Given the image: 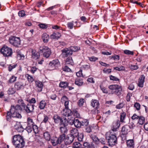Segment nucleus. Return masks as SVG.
Here are the masks:
<instances>
[{"instance_id": "obj_26", "label": "nucleus", "mask_w": 148, "mask_h": 148, "mask_svg": "<svg viewBox=\"0 0 148 148\" xmlns=\"http://www.w3.org/2000/svg\"><path fill=\"white\" fill-rule=\"evenodd\" d=\"M127 146L128 147H134V143L133 140L130 139L127 141Z\"/></svg>"}, {"instance_id": "obj_9", "label": "nucleus", "mask_w": 148, "mask_h": 148, "mask_svg": "<svg viewBox=\"0 0 148 148\" xmlns=\"http://www.w3.org/2000/svg\"><path fill=\"white\" fill-rule=\"evenodd\" d=\"M68 122L70 125L74 124L75 126L77 127H80L82 126V122L77 119L72 118L71 119L68 120Z\"/></svg>"}, {"instance_id": "obj_13", "label": "nucleus", "mask_w": 148, "mask_h": 148, "mask_svg": "<svg viewBox=\"0 0 148 148\" xmlns=\"http://www.w3.org/2000/svg\"><path fill=\"white\" fill-rule=\"evenodd\" d=\"M130 131V127L128 125H125L122 128L121 132L123 135H126L128 134Z\"/></svg>"}, {"instance_id": "obj_42", "label": "nucleus", "mask_w": 148, "mask_h": 148, "mask_svg": "<svg viewBox=\"0 0 148 148\" xmlns=\"http://www.w3.org/2000/svg\"><path fill=\"white\" fill-rule=\"evenodd\" d=\"M74 22L73 21L68 22L67 24V27L69 29H71L73 28Z\"/></svg>"}, {"instance_id": "obj_34", "label": "nucleus", "mask_w": 148, "mask_h": 148, "mask_svg": "<svg viewBox=\"0 0 148 148\" xmlns=\"http://www.w3.org/2000/svg\"><path fill=\"white\" fill-rule=\"evenodd\" d=\"M68 83L67 82H61L59 84V86L61 88H65L68 85Z\"/></svg>"}, {"instance_id": "obj_38", "label": "nucleus", "mask_w": 148, "mask_h": 148, "mask_svg": "<svg viewBox=\"0 0 148 148\" xmlns=\"http://www.w3.org/2000/svg\"><path fill=\"white\" fill-rule=\"evenodd\" d=\"M66 62L67 64L72 65L73 64V62L71 57L68 58L66 60Z\"/></svg>"}, {"instance_id": "obj_29", "label": "nucleus", "mask_w": 148, "mask_h": 148, "mask_svg": "<svg viewBox=\"0 0 148 148\" xmlns=\"http://www.w3.org/2000/svg\"><path fill=\"white\" fill-rule=\"evenodd\" d=\"M23 84L21 82H16L15 85V87L17 90L20 89L23 86Z\"/></svg>"}, {"instance_id": "obj_2", "label": "nucleus", "mask_w": 148, "mask_h": 148, "mask_svg": "<svg viewBox=\"0 0 148 148\" xmlns=\"http://www.w3.org/2000/svg\"><path fill=\"white\" fill-rule=\"evenodd\" d=\"M18 110H22V108H21L20 106L18 105H17L15 106L12 105L10 110V115L13 117L21 118V114L17 112Z\"/></svg>"}, {"instance_id": "obj_3", "label": "nucleus", "mask_w": 148, "mask_h": 148, "mask_svg": "<svg viewBox=\"0 0 148 148\" xmlns=\"http://www.w3.org/2000/svg\"><path fill=\"white\" fill-rule=\"evenodd\" d=\"M108 88L111 90L112 94H114L118 96L121 95L122 91L121 86L117 84H113L109 86Z\"/></svg>"}, {"instance_id": "obj_50", "label": "nucleus", "mask_w": 148, "mask_h": 148, "mask_svg": "<svg viewBox=\"0 0 148 148\" xmlns=\"http://www.w3.org/2000/svg\"><path fill=\"white\" fill-rule=\"evenodd\" d=\"M109 77L110 79L111 80L116 81H119V79L116 77L113 76L112 75H110Z\"/></svg>"}, {"instance_id": "obj_18", "label": "nucleus", "mask_w": 148, "mask_h": 148, "mask_svg": "<svg viewBox=\"0 0 148 148\" xmlns=\"http://www.w3.org/2000/svg\"><path fill=\"white\" fill-rule=\"evenodd\" d=\"M145 78V77L144 75H142L139 78L138 85L140 87H143Z\"/></svg>"}, {"instance_id": "obj_54", "label": "nucleus", "mask_w": 148, "mask_h": 148, "mask_svg": "<svg viewBox=\"0 0 148 148\" xmlns=\"http://www.w3.org/2000/svg\"><path fill=\"white\" fill-rule=\"evenodd\" d=\"M32 126L27 125L26 130L29 133H31L32 131Z\"/></svg>"}, {"instance_id": "obj_53", "label": "nucleus", "mask_w": 148, "mask_h": 148, "mask_svg": "<svg viewBox=\"0 0 148 148\" xmlns=\"http://www.w3.org/2000/svg\"><path fill=\"white\" fill-rule=\"evenodd\" d=\"M140 104L137 102H136L134 105V107L136 108V110H140Z\"/></svg>"}, {"instance_id": "obj_45", "label": "nucleus", "mask_w": 148, "mask_h": 148, "mask_svg": "<svg viewBox=\"0 0 148 148\" xmlns=\"http://www.w3.org/2000/svg\"><path fill=\"white\" fill-rule=\"evenodd\" d=\"M100 87L101 90L102 91V92L104 93H108V91L107 90L106 88L104 87L102 85H100Z\"/></svg>"}, {"instance_id": "obj_8", "label": "nucleus", "mask_w": 148, "mask_h": 148, "mask_svg": "<svg viewBox=\"0 0 148 148\" xmlns=\"http://www.w3.org/2000/svg\"><path fill=\"white\" fill-rule=\"evenodd\" d=\"M0 52L4 56L8 58L9 56V48L6 46L4 45L0 49Z\"/></svg>"}, {"instance_id": "obj_17", "label": "nucleus", "mask_w": 148, "mask_h": 148, "mask_svg": "<svg viewBox=\"0 0 148 148\" xmlns=\"http://www.w3.org/2000/svg\"><path fill=\"white\" fill-rule=\"evenodd\" d=\"M34 105L30 104H28L25 110L27 113H30L32 112L34 108Z\"/></svg>"}, {"instance_id": "obj_6", "label": "nucleus", "mask_w": 148, "mask_h": 148, "mask_svg": "<svg viewBox=\"0 0 148 148\" xmlns=\"http://www.w3.org/2000/svg\"><path fill=\"white\" fill-rule=\"evenodd\" d=\"M69 122L68 119H67L65 118L64 119L63 121H62L61 124H60V131L62 134H65V133L67 132L66 126L69 124Z\"/></svg>"}, {"instance_id": "obj_22", "label": "nucleus", "mask_w": 148, "mask_h": 148, "mask_svg": "<svg viewBox=\"0 0 148 148\" xmlns=\"http://www.w3.org/2000/svg\"><path fill=\"white\" fill-rule=\"evenodd\" d=\"M61 36V34L59 32H53L52 34L50 35L51 39H58Z\"/></svg>"}, {"instance_id": "obj_33", "label": "nucleus", "mask_w": 148, "mask_h": 148, "mask_svg": "<svg viewBox=\"0 0 148 148\" xmlns=\"http://www.w3.org/2000/svg\"><path fill=\"white\" fill-rule=\"evenodd\" d=\"M51 143L54 146H56L58 144H60V141H59L58 138L57 137H55L53 138V139L51 140Z\"/></svg>"}, {"instance_id": "obj_57", "label": "nucleus", "mask_w": 148, "mask_h": 148, "mask_svg": "<svg viewBox=\"0 0 148 148\" xmlns=\"http://www.w3.org/2000/svg\"><path fill=\"white\" fill-rule=\"evenodd\" d=\"M18 15L20 17H23L25 15V12L23 10L20 11L19 12Z\"/></svg>"}, {"instance_id": "obj_59", "label": "nucleus", "mask_w": 148, "mask_h": 148, "mask_svg": "<svg viewBox=\"0 0 148 148\" xmlns=\"http://www.w3.org/2000/svg\"><path fill=\"white\" fill-rule=\"evenodd\" d=\"M124 106V105L123 103H120L116 105V108L118 109H121Z\"/></svg>"}, {"instance_id": "obj_58", "label": "nucleus", "mask_w": 148, "mask_h": 148, "mask_svg": "<svg viewBox=\"0 0 148 148\" xmlns=\"http://www.w3.org/2000/svg\"><path fill=\"white\" fill-rule=\"evenodd\" d=\"M17 64L16 63L10 64V71L13 69L15 68L17 66Z\"/></svg>"}, {"instance_id": "obj_61", "label": "nucleus", "mask_w": 148, "mask_h": 148, "mask_svg": "<svg viewBox=\"0 0 148 148\" xmlns=\"http://www.w3.org/2000/svg\"><path fill=\"white\" fill-rule=\"evenodd\" d=\"M85 131L88 133H90L91 131V129L90 126L88 125L86 126Z\"/></svg>"}, {"instance_id": "obj_23", "label": "nucleus", "mask_w": 148, "mask_h": 148, "mask_svg": "<svg viewBox=\"0 0 148 148\" xmlns=\"http://www.w3.org/2000/svg\"><path fill=\"white\" fill-rule=\"evenodd\" d=\"M64 118H63V119H62L57 115H55L53 117V119L55 122L57 123H60V124H61L62 121H63Z\"/></svg>"}, {"instance_id": "obj_49", "label": "nucleus", "mask_w": 148, "mask_h": 148, "mask_svg": "<svg viewBox=\"0 0 148 148\" xmlns=\"http://www.w3.org/2000/svg\"><path fill=\"white\" fill-rule=\"evenodd\" d=\"M32 129L35 134L38 133V130L37 126L36 125H34L32 126Z\"/></svg>"}, {"instance_id": "obj_36", "label": "nucleus", "mask_w": 148, "mask_h": 148, "mask_svg": "<svg viewBox=\"0 0 148 148\" xmlns=\"http://www.w3.org/2000/svg\"><path fill=\"white\" fill-rule=\"evenodd\" d=\"M126 115V113L124 112H121L120 114V121L121 122H124V121Z\"/></svg>"}, {"instance_id": "obj_47", "label": "nucleus", "mask_w": 148, "mask_h": 148, "mask_svg": "<svg viewBox=\"0 0 148 148\" xmlns=\"http://www.w3.org/2000/svg\"><path fill=\"white\" fill-rule=\"evenodd\" d=\"M84 102V99H80L78 102V104L79 106H83Z\"/></svg>"}, {"instance_id": "obj_21", "label": "nucleus", "mask_w": 148, "mask_h": 148, "mask_svg": "<svg viewBox=\"0 0 148 148\" xmlns=\"http://www.w3.org/2000/svg\"><path fill=\"white\" fill-rule=\"evenodd\" d=\"M14 128L17 131L20 132L23 131V129L21 123L19 122L16 123L14 125Z\"/></svg>"}, {"instance_id": "obj_5", "label": "nucleus", "mask_w": 148, "mask_h": 148, "mask_svg": "<svg viewBox=\"0 0 148 148\" xmlns=\"http://www.w3.org/2000/svg\"><path fill=\"white\" fill-rule=\"evenodd\" d=\"M39 51L40 53H42L43 56L46 58H48L51 53L50 49L45 46L40 47H39Z\"/></svg>"}, {"instance_id": "obj_44", "label": "nucleus", "mask_w": 148, "mask_h": 148, "mask_svg": "<svg viewBox=\"0 0 148 148\" xmlns=\"http://www.w3.org/2000/svg\"><path fill=\"white\" fill-rule=\"evenodd\" d=\"M65 134H61L59 137L58 139L59 141H60L61 143L65 138Z\"/></svg>"}, {"instance_id": "obj_30", "label": "nucleus", "mask_w": 148, "mask_h": 148, "mask_svg": "<svg viewBox=\"0 0 148 148\" xmlns=\"http://www.w3.org/2000/svg\"><path fill=\"white\" fill-rule=\"evenodd\" d=\"M46 105V103L44 100H42L39 103V108L41 110L43 109Z\"/></svg>"}, {"instance_id": "obj_43", "label": "nucleus", "mask_w": 148, "mask_h": 148, "mask_svg": "<svg viewBox=\"0 0 148 148\" xmlns=\"http://www.w3.org/2000/svg\"><path fill=\"white\" fill-rule=\"evenodd\" d=\"M114 70H116L118 71H124L125 70V68L124 66H116L114 68Z\"/></svg>"}, {"instance_id": "obj_7", "label": "nucleus", "mask_w": 148, "mask_h": 148, "mask_svg": "<svg viewBox=\"0 0 148 148\" xmlns=\"http://www.w3.org/2000/svg\"><path fill=\"white\" fill-rule=\"evenodd\" d=\"M10 43L14 46L18 47L20 45V40L19 37L11 36L10 37Z\"/></svg>"}, {"instance_id": "obj_39", "label": "nucleus", "mask_w": 148, "mask_h": 148, "mask_svg": "<svg viewBox=\"0 0 148 148\" xmlns=\"http://www.w3.org/2000/svg\"><path fill=\"white\" fill-rule=\"evenodd\" d=\"M43 136L45 139L47 140H49L51 138L50 135L48 132H46L44 133Z\"/></svg>"}, {"instance_id": "obj_31", "label": "nucleus", "mask_w": 148, "mask_h": 148, "mask_svg": "<svg viewBox=\"0 0 148 148\" xmlns=\"http://www.w3.org/2000/svg\"><path fill=\"white\" fill-rule=\"evenodd\" d=\"M42 38L44 42H47L49 39V36L47 34L44 33L42 35Z\"/></svg>"}, {"instance_id": "obj_63", "label": "nucleus", "mask_w": 148, "mask_h": 148, "mask_svg": "<svg viewBox=\"0 0 148 148\" xmlns=\"http://www.w3.org/2000/svg\"><path fill=\"white\" fill-rule=\"evenodd\" d=\"M37 68L34 66L31 68L30 71L32 73H34L37 70Z\"/></svg>"}, {"instance_id": "obj_48", "label": "nucleus", "mask_w": 148, "mask_h": 148, "mask_svg": "<svg viewBox=\"0 0 148 148\" xmlns=\"http://www.w3.org/2000/svg\"><path fill=\"white\" fill-rule=\"evenodd\" d=\"M70 48L73 52L77 51L79 50L80 49V47L77 46H71L70 47Z\"/></svg>"}, {"instance_id": "obj_55", "label": "nucleus", "mask_w": 148, "mask_h": 148, "mask_svg": "<svg viewBox=\"0 0 148 148\" xmlns=\"http://www.w3.org/2000/svg\"><path fill=\"white\" fill-rule=\"evenodd\" d=\"M89 122L87 120H84L82 122V126H88Z\"/></svg>"}, {"instance_id": "obj_24", "label": "nucleus", "mask_w": 148, "mask_h": 148, "mask_svg": "<svg viewBox=\"0 0 148 148\" xmlns=\"http://www.w3.org/2000/svg\"><path fill=\"white\" fill-rule=\"evenodd\" d=\"M35 82L36 86L38 88V91L39 92L41 91L43 86L42 83L38 80L36 81Z\"/></svg>"}, {"instance_id": "obj_28", "label": "nucleus", "mask_w": 148, "mask_h": 148, "mask_svg": "<svg viewBox=\"0 0 148 148\" xmlns=\"http://www.w3.org/2000/svg\"><path fill=\"white\" fill-rule=\"evenodd\" d=\"M71 135L73 136V137H77L78 135V132L77 129L74 128L71 130Z\"/></svg>"}, {"instance_id": "obj_1", "label": "nucleus", "mask_w": 148, "mask_h": 148, "mask_svg": "<svg viewBox=\"0 0 148 148\" xmlns=\"http://www.w3.org/2000/svg\"><path fill=\"white\" fill-rule=\"evenodd\" d=\"M12 143L16 147L19 148H22L25 145L23 138L19 135H16L13 136Z\"/></svg>"}, {"instance_id": "obj_15", "label": "nucleus", "mask_w": 148, "mask_h": 148, "mask_svg": "<svg viewBox=\"0 0 148 148\" xmlns=\"http://www.w3.org/2000/svg\"><path fill=\"white\" fill-rule=\"evenodd\" d=\"M120 125V122L119 120H117L116 122L113 123L112 127V130L113 132L116 131V130L119 128Z\"/></svg>"}, {"instance_id": "obj_4", "label": "nucleus", "mask_w": 148, "mask_h": 148, "mask_svg": "<svg viewBox=\"0 0 148 148\" xmlns=\"http://www.w3.org/2000/svg\"><path fill=\"white\" fill-rule=\"evenodd\" d=\"M106 138L108 140V145L111 147L115 145L117 142L116 137L115 134H113L111 132L109 136L107 135Z\"/></svg>"}, {"instance_id": "obj_40", "label": "nucleus", "mask_w": 148, "mask_h": 148, "mask_svg": "<svg viewBox=\"0 0 148 148\" xmlns=\"http://www.w3.org/2000/svg\"><path fill=\"white\" fill-rule=\"evenodd\" d=\"M25 56L24 55L20 52H18L17 55V58L19 60H23Z\"/></svg>"}, {"instance_id": "obj_62", "label": "nucleus", "mask_w": 148, "mask_h": 148, "mask_svg": "<svg viewBox=\"0 0 148 148\" xmlns=\"http://www.w3.org/2000/svg\"><path fill=\"white\" fill-rule=\"evenodd\" d=\"M17 77L14 76H12L10 79V82H13L16 80Z\"/></svg>"}, {"instance_id": "obj_60", "label": "nucleus", "mask_w": 148, "mask_h": 148, "mask_svg": "<svg viewBox=\"0 0 148 148\" xmlns=\"http://www.w3.org/2000/svg\"><path fill=\"white\" fill-rule=\"evenodd\" d=\"M82 71V69H80L79 71L78 72L76 73V75L78 77L82 76L83 74Z\"/></svg>"}, {"instance_id": "obj_11", "label": "nucleus", "mask_w": 148, "mask_h": 148, "mask_svg": "<svg viewBox=\"0 0 148 148\" xmlns=\"http://www.w3.org/2000/svg\"><path fill=\"white\" fill-rule=\"evenodd\" d=\"M60 66V63L58 59H55L51 61L49 64V68L54 69Z\"/></svg>"}, {"instance_id": "obj_19", "label": "nucleus", "mask_w": 148, "mask_h": 148, "mask_svg": "<svg viewBox=\"0 0 148 148\" xmlns=\"http://www.w3.org/2000/svg\"><path fill=\"white\" fill-rule=\"evenodd\" d=\"M99 105V102L98 100L92 99L91 101V105L93 107L97 109Z\"/></svg>"}, {"instance_id": "obj_41", "label": "nucleus", "mask_w": 148, "mask_h": 148, "mask_svg": "<svg viewBox=\"0 0 148 148\" xmlns=\"http://www.w3.org/2000/svg\"><path fill=\"white\" fill-rule=\"evenodd\" d=\"M27 125L32 126L34 125V123L33 120L30 117L28 118L27 119Z\"/></svg>"}, {"instance_id": "obj_27", "label": "nucleus", "mask_w": 148, "mask_h": 148, "mask_svg": "<svg viewBox=\"0 0 148 148\" xmlns=\"http://www.w3.org/2000/svg\"><path fill=\"white\" fill-rule=\"evenodd\" d=\"M75 84L78 86H82L83 83V82L82 79L77 78L75 79Z\"/></svg>"}, {"instance_id": "obj_51", "label": "nucleus", "mask_w": 148, "mask_h": 148, "mask_svg": "<svg viewBox=\"0 0 148 148\" xmlns=\"http://www.w3.org/2000/svg\"><path fill=\"white\" fill-rule=\"evenodd\" d=\"M124 53L126 54L129 55H133L134 52L127 50H125L124 51Z\"/></svg>"}, {"instance_id": "obj_35", "label": "nucleus", "mask_w": 148, "mask_h": 148, "mask_svg": "<svg viewBox=\"0 0 148 148\" xmlns=\"http://www.w3.org/2000/svg\"><path fill=\"white\" fill-rule=\"evenodd\" d=\"M138 119V123L140 125H143L145 122V118L142 116H140Z\"/></svg>"}, {"instance_id": "obj_12", "label": "nucleus", "mask_w": 148, "mask_h": 148, "mask_svg": "<svg viewBox=\"0 0 148 148\" xmlns=\"http://www.w3.org/2000/svg\"><path fill=\"white\" fill-rule=\"evenodd\" d=\"M61 114L64 116L68 117L71 116L73 114V113L71 110L69 108H65L61 112Z\"/></svg>"}, {"instance_id": "obj_37", "label": "nucleus", "mask_w": 148, "mask_h": 148, "mask_svg": "<svg viewBox=\"0 0 148 148\" xmlns=\"http://www.w3.org/2000/svg\"><path fill=\"white\" fill-rule=\"evenodd\" d=\"M91 137L93 141L96 144L99 143V140L96 135L92 134L91 136Z\"/></svg>"}, {"instance_id": "obj_14", "label": "nucleus", "mask_w": 148, "mask_h": 148, "mask_svg": "<svg viewBox=\"0 0 148 148\" xmlns=\"http://www.w3.org/2000/svg\"><path fill=\"white\" fill-rule=\"evenodd\" d=\"M73 136L69 135L67 136L65 139V142L66 145H69L71 143L74 139Z\"/></svg>"}, {"instance_id": "obj_32", "label": "nucleus", "mask_w": 148, "mask_h": 148, "mask_svg": "<svg viewBox=\"0 0 148 148\" xmlns=\"http://www.w3.org/2000/svg\"><path fill=\"white\" fill-rule=\"evenodd\" d=\"M25 76L29 82L32 83L34 80V77L28 74H26Z\"/></svg>"}, {"instance_id": "obj_10", "label": "nucleus", "mask_w": 148, "mask_h": 148, "mask_svg": "<svg viewBox=\"0 0 148 148\" xmlns=\"http://www.w3.org/2000/svg\"><path fill=\"white\" fill-rule=\"evenodd\" d=\"M62 53L61 55L63 57H66L68 55H71L73 54V52L71 48H65L61 50Z\"/></svg>"}, {"instance_id": "obj_52", "label": "nucleus", "mask_w": 148, "mask_h": 148, "mask_svg": "<svg viewBox=\"0 0 148 148\" xmlns=\"http://www.w3.org/2000/svg\"><path fill=\"white\" fill-rule=\"evenodd\" d=\"M77 137L78 140L79 141H81L84 138L83 134L82 133H80V134H78V135Z\"/></svg>"}, {"instance_id": "obj_25", "label": "nucleus", "mask_w": 148, "mask_h": 148, "mask_svg": "<svg viewBox=\"0 0 148 148\" xmlns=\"http://www.w3.org/2000/svg\"><path fill=\"white\" fill-rule=\"evenodd\" d=\"M18 103L20 105H19L20 106L21 108H22V110H25L26 106L24 103L23 100L21 99H20L18 100Z\"/></svg>"}, {"instance_id": "obj_64", "label": "nucleus", "mask_w": 148, "mask_h": 148, "mask_svg": "<svg viewBox=\"0 0 148 148\" xmlns=\"http://www.w3.org/2000/svg\"><path fill=\"white\" fill-rule=\"evenodd\" d=\"M63 71L67 72H69L71 71V69L67 66H65L63 68Z\"/></svg>"}, {"instance_id": "obj_16", "label": "nucleus", "mask_w": 148, "mask_h": 148, "mask_svg": "<svg viewBox=\"0 0 148 148\" xmlns=\"http://www.w3.org/2000/svg\"><path fill=\"white\" fill-rule=\"evenodd\" d=\"M61 101L62 103H64L65 108H69V100L66 96H63L62 97Z\"/></svg>"}, {"instance_id": "obj_56", "label": "nucleus", "mask_w": 148, "mask_h": 148, "mask_svg": "<svg viewBox=\"0 0 148 148\" xmlns=\"http://www.w3.org/2000/svg\"><path fill=\"white\" fill-rule=\"evenodd\" d=\"M140 116L137 115L136 114H134L132 116V119L133 120H137L138 119Z\"/></svg>"}, {"instance_id": "obj_46", "label": "nucleus", "mask_w": 148, "mask_h": 148, "mask_svg": "<svg viewBox=\"0 0 148 148\" xmlns=\"http://www.w3.org/2000/svg\"><path fill=\"white\" fill-rule=\"evenodd\" d=\"M83 145L84 147L87 148H95V147L92 145H90L87 142H85L83 143Z\"/></svg>"}, {"instance_id": "obj_20", "label": "nucleus", "mask_w": 148, "mask_h": 148, "mask_svg": "<svg viewBox=\"0 0 148 148\" xmlns=\"http://www.w3.org/2000/svg\"><path fill=\"white\" fill-rule=\"evenodd\" d=\"M32 52V57L35 60L38 59L40 57L39 53L37 52L35 50L31 49Z\"/></svg>"}]
</instances>
